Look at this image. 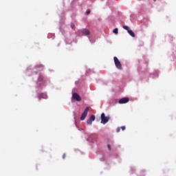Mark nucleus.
<instances>
[{"label": "nucleus", "mask_w": 176, "mask_h": 176, "mask_svg": "<svg viewBox=\"0 0 176 176\" xmlns=\"http://www.w3.org/2000/svg\"><path fill=\"white\" fill-rule=\"evenodd\" d=\"M113 60H114V64L116 68H118V69H122V63H120V61L119 60L118 57L114 56Z\"/></svg>", "instance_id": "nucleus-1"}, {"label": "nucleus", "mask_w": 176, "mask_h": 176, "mask_svg": "<svg viewBox=\"0 0 176 176\" xmlns=\"http://www.w3.org/2000/svg\"><path fill=\"white\" fill-rule=\"evenodd\" d=\"M109 121V116L106 117L105 113H102L101 114V123H102V124H105L106 123H108Z\"/></svg>", "instance_id": "nucleus-2"}, {"label": "nucleus", "mask_w": 176, "mask_h": 176, "mask_svg": "<svg viewBox=\"0 0 176 176\" xmlns=\"http://www.w3.org/2000/svg\"><path fill=\"white\" fill-rule=\"evenodd\" d=\"M89 107H86L84 112L82 113L80 117V120H85L86 119V116H87V113H89Z\"/></svg>", "instance_id": "nucleus-3"}, {"label": "nucleus", "mask_w": 176, "mask_h": 176, "mask_svg": "<svg viewBox=\"0 0 176 176\" xmlns=\"http://www.w3.org/2000/svg\"><path fill=\"white\" fill-rule=\"evenodd\" d=\"M72 98L75 100V101H82V98L77 93L72 94Z\"/></svg>", "instance_id": "nucleus-4"}, {"label": "nucleus", "mask_w": 176, "mask_h": 176, "mask_svg": "<svg viewBox=\"0 0 176 176\" xmlns=\"http://www.w3.org/2000/svg\"><path fill=\"white\" fill-rule=\"evenodd\" d=\"M129 101H130V99H129V98H123L119 100L118 102L120 104H127V102H129Z\"/></svg>", "instance_id": "nucleus-5"}, {"label": "nucleus", "mask_w": 176, "mask_h": 176, "mask_svg": "<svg viewBox=\"0 0 176 176\" xmlns=\"http://www.w3.org/2000/svg\"><path fill=\"white\" fill-rule=\"evenodd\" d=\"M81 34H82V35H84L85 36H87L90 35V31L87 29H82L81 30Z\"/></svg>", "instance_id": "nucleus-6"}, {"label": "nucleus", "mask_w": 176, "mask_h": 176, "mask_svg": "<svg viewBox=\"0 0 176 176\" xmlns=\"http://www.w3.org/2000/svg\"><path fill=\"white\" fill-rule=\"evenodd\" d=\"M38 98L39 100H42V98L46 100V98H47V95H46V94H39Z\"/></svg>", "instance_id": "nucleus-7"}, {"label": "nucleus", "mask_w": 176, "mask_h": 176, "mask_svg": "<svg viewBox=\"0 0 176 176\" xmlns=\"http://www.w3.org/2000/svg\"><path fill=\"white\" fill-rule=\"evenodd\" d=\"M128 33L129 34V35H131V36H132L133 38L135 37V34H134V32H133V30H129L128 31Z\"/></svg>", "instance_id": "nucleus-8"}, {"label": "nucleus", "mask_w": 176, "mask_h": 176, "mask_svg": "<svg viewBox=\"0 0 176 176\" xmlns=\"http://www.w3.org/2000/svg\"><path fill=\"white\" fill-rule=\"evenodd\" d=\"M90 120L92 122H94L96 120V116L95 115H91L89 118Z\"/></svg>", "instance_id": "nucleus-9"}, {"label": "nucleus", "mask_w": 176, "mask_h": 176, "mask_svg": "<svg viewBox=\"0 0 176 176\" xmlns=\"http://www.w3.org/2000/svg\"><path fill=\"white\" fill-rule=\"evenodd\" d=\"M123 28L124 30H126V31H128V32L129 31H130V28H129V26L124 25Z\"/></svg>", "instance_id": "nucleus-10"}, {"label": "nucleus", "mask_w": 176, "mask_h": 176, "mask_svg": "<svg viewBox=\"0 0 176 176\" xmlns=\"http://www.w3.org/2000/svg\"><path fill=\"white\" fill-rule=\"evenodd\" d=\"M42 80H43V76H39L38 82H42Z\"/></svg>", "instance_id": "nucleus-11"}, {"label": "nucleus", "mask_w": 176, "mask_h": 176, "mask_svg": "<svg viewBox=\"0 0 176 176\" xmlns=\"http://www.w3.org/2000/svg\"><path fill=\"white\" fill-rule=\"evenodd\" d=\"M113 34H118V28L114 29V30H113Z\"/></svg>", "instance_id": "nucleus-12"}, {"label": "nucleus", "mask_w": 176, "mask_h": 176, "mask_svg": "<svg viewBox=\"0 0 176 176\" xmlns=\"http://www.w3.org/2000/svg\"><path fill=\"white\" fill-rule=\"evenodd\" d=\"M87 123L88 124H91V123H93V121H91V120L89 118V119L87 120Z\"/></svg>", "instance_id": "nucleus-13"}, {"label": "nucleus", "mask_w": 176, "mask_h": 176, "mask_svg": "<svg viewBox=\"0 0 176 176\" xmlns=\"http://www.w3.org/2000/svg\"><path fill=\"white\" fill-rule=\"evenodd\" d=\"M120 129L122 130V131H124V130H126V126H121Z\"/></svg>", "instance_id": "nucleus-14"}, {"label": "nucleus", "mask_w": 176, "mask_h": 176, "mask_svg": "<svg viewBox=\"0 0 176 176\" xmlns=\"http://www.w3.org/2000/svg\"><path fill=\"white\" fill-rule=\"evenodd\" d=\"M120 129H121L120 127L117 128L116 132L120 133Z\"/></svg>", "instance_id": "nucleus-15"}, {"label": "nucleus", "mask_w": 176, "mask_h": 176, "mask_svg": "<svg viewBox=\"0 0 176 176\" xmlns=\"http://www.w3.org/2000/svg\"><path fill=\"white\" fill-rule=\"evenodd\" d=\"M107 148H108L109 151H111V145L108 144Z\"/></svg>", "instance_id": "nucleus-16"}, {"label": "nucleus", "mask_w": 176, "mask_h": 176, "mask_svg": "<svg viewBox=\"0 0 176 176\" xmlns=\"http://www.w3.org/2000/svg\"><path fill=\"white\" fill-rule=\"evenodd\" d=\"M87 14H90V10H88L87 11Z\"/></svg>", "instance_id": "nucleus-17"}, {"label": "nucleus", "mask_w": 176, "mask_h": 176, "mask_svg": "<svg viewBox=\"0 0 176 176\" xmlns=\"http://www.w3.org/2000/svg\"><path fill=\"white\" fill-rule=\"evenodd\" d=\"M65 156H66V155H65V154H63V159H65Z\"/></svg>", "instance_id": "nucleus-18"}, {"label": "nucleus", "mask_w": 176, "mask_h": 176, "mask_svg": "<svg viewBox=\"0 0 176 176\" xmlns=\"http://www.w3.org/2000/svg\"><path fill=\"white\" fill-rule=\"evenodd\" d=\"M71 27H72V28H74V27H75V25H74V24H72V25H71Z\"/></svg>", "instance_id": "nucleus-19"}, {"label": "nucleus", "mask_w": 176, "mask_h": 176, "mask_svg": "<svg viewBox=\"0 0 176 176\" xmlns=\"http://www.w3.org/2000/svg\"><path fill=\"white\" fill-rule=\"evenodd\" d=\"M153 1H156V0H153Z\"/></svg>", "instance_id": "nucleus-20"}]
</instances>
